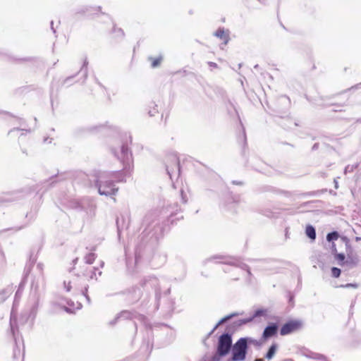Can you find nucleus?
Masks as SVG:
<instances>
[{
  "mask_svg": "<svg viewBox=\"0 0 361 361\" xmlns=\"http://www.w3.org/2000/svg\"><path fill=\"white\" fill-rule=\"evenodd\" d=\"M276 345L275 344L271 345L265 356L267 359L271 360L274 357L276 351Z\"/></svg>",
  "mask_w": 361,
  "mask_h": 361,
  "instance_id": "10",
  "label": "nucleus"
},
{
  "mask_svg": "<svg viewBox=\"0 0 361 361\" xmlns=\"http://www.w3.org/2000/svg\"><path fill=\"white\" fill-rule=\"evenodd\" d=\"M361 240V238H360V237H356L355 238V240L356 241H358V240Z\"/></svg>",
  "mask_w": 361,
  "mask_h": 361,
  "instance_id": "18",
  "label": "nucleus"
},
{
  "mask_svg": "<svg viewBox=\"0 0 361 361\" xmlns=\"http://www.w3.org/2000/svg\"><path fill=\"white\" fill-rule=\"evenodd\" d=\"M232 347L231 336L228 334H224L219 336L216 353L211 358L210 361H220L221 358L226 355Z\"/></svg>",
  "mask_w": 361,
  "mask_h": 361,
  "instance_id": "1",
  "label": "nucleus"
},
{
  "mask_svg": "<svg viewBox=\"0 0 361 361\" xmlns=\"http://www.w3.org/2000/svg\"><path fill=\"white\" fill-rule=\"evenodd\" d=\"M99 192L100 195H114L118 189L114 187L111 182H105L99 186Z\"/></svg>",
  "mask_w": 361,
  "mask_h": 361,
  "instance_id": "4",
  "label": "nucleus"
},
{
  "mask_svg": "<svg viewBox=\"0 0 361 361\" xmlns=\"http://www.w3.org/2000/svg\"><path fill=\"white\" fill-rule=\"evenodd\" d=\"M277 329L278 328L276 324L268 326L267 327L265 328L263 332V337L266 339L271 336H274V335H276Z\"/></svg>",
  "mask_w": 361,
  "mask_h": 361,
  "instance_id": "6",
  "label": "nucleus"
},
{
  "mask_svg": "<svg viewBox=\"0 0 361 361\" xmlns=\"http://www.w3.org/2000/svg\"><path fill=\"white\" fill-rule=\"evenodd\" d=\"M149 60L151 61L152 68H157L161 65L163 61V57L161 56H159L156 58L150 57Z\"/></svg>",
  "mask_w": 361,
  "mask_h": 361,
  "instance_id": "8",
  "label": "nucleus"
},
{
  "mask_svg": "<svg viewBox=\"0 0 361 361\" xmlns=\"http://www.w3.org/2000/svg\"><path fill=\"white\" fill-rule=\"evenodd\" d=\"M341 274V271L340 269L337 267L331 268V275L334 278H338Z\"/></svg>",
  "mask_w": 361,
  "mask_h": 361,
  "instance_id": "15",
  "label": "nucleus"
},
{
  "mask_svg": "<svg viewBox=\"0 0 361 361\" xmlns=\"http://www.w3.org/2000/svg\"><path fill=\"white\" fill-rule=\"evenodd\" d=\"M339 238V235L336 231L331 232L328 233L326 235V239L328 241L336 240Z\"/></svg>",
  "mask_w": 361,
  "mask_h": 361,
  "instance_id": "13",
  "label": "nucleus"
},
{
  "mask_svg": "<svg viewBox=\"0 0 361 361\" xmlns=\"http://www.w3.org/2000/svg\"><path fill=\"white\" fill-rule=\"evenodd\" d=\"M113 37L114 38H119L123 37L124 36V32L122 30V29L116 27V26L114 27L113 29Z\"/></svg>",
  "mask_w": 361,
  "mask_h": 361,
  "instance_id": "11",
  "label": "nucleus"
},
{
  "mask_svg": "<svg viewBox=\"0 0 361 361\" xmlns=\"http://www.w3.org/2000/svg\"><path fill=\"white\" fill-rule=\"evenodd\" d=\"M357 263V259L355 257H351L349 254H348V259L345 260V264L353 267L356 265Z\"/></svg>",
  "mask_w": 361,
  "mask_h": 361,
  "instance_id": "12",
  "label": "nucleus"
},
{
  "mask_svg": "<svg viewBox=\"0 0 361 361\" xmlns=\"http://www.w3.org/2000/svg\"><path fill=\"white\" fill-rule=\"evenodd\" d=\"M122 153L127 161L131 159L132 155L128 152V148L126 146H123L121 148Z\"/></svg>",
  "mask_w": 361,
  "mask_h": 361,
  "instance_id": "14",
  "label": "nucleus"
},
{
  "mask_svg": "<svg viewBox=\"0 0 361 361\" xmlns=\"http://www.w3.org/2000/svg\"><path fill=\"white\" fill-rule=\"evenodd\" d=\"M340 287L357 288L358 287V285L356 283H346L345 285H341Z\"/></svg>",
  "mask_w": 361,
  "mask_h": 361,
  "instance_id": "16",
  "label": "nucleus"
},
{
  "mask_svg": "<svg viewBox=\"0 0 361 361\" xmlns=\"http://www.w3.org/2000/svg\"><path fill=\"white\" fill-rule=\"evenodd\" d=\"M334 258L338 262V264L340 266L345 265V256L343 253H336L334 255Z\"/></svg>",
  "mask_w": 361,
  "mask_h": 361,
  "instance_id": "9",
  "label": "nucleus"
},
{
  "mask_svg": "<svg viewBox=\"0 0 361 361\" xmlns=\"http://www.w3.org/2000/svg\"><path fill=\"white\" fill-rule=\"evenodd\" d=\"M208 65L210 67L214 68H218V65L216 63H214V62H209Z\"/></svg>",
  "mask_w": 361,
  "mask_h": 361,
  "instance_id": "17",
  "label": "nucleus"
},
{
  "mask_svg": "<svg viewBox=\"0 0 361 361\" xmlns=\"http://www.w3.org/2000/svg\"><path fill=\"white\" fill-rule=\"evenodd\" d=\"M305 233L311 240H315L316 232H315L314 228L312 226L308 225L306 226Z\"/></svg>",
  "mask_w": 361,
  "mask_h": 361,
  "instance_id": "7",
  "label": "nucleus"
},
{
  "mask_svg": "<svg viewBox=\"0 0 361 361\" xmlns=\"http://www.w3.org/2000/svg\"><path fill=\"white\" fill-rule=\"evenodd\" d=\"M214 35L219 38L225 45L228 44L230 39L228 30L224 28H219Z\"/></svg>",
  "mask_w": 361,
  "mask_h": 361,
  "instance_id": "5",
  "label": "nucleus"
},
{
  "mask_svg": "<svg viewBox=\"0 0 361 361\" xmlns=\"http://www.w3.org/2000/svg\"><path fill=\"white\" fill-rule=\"evenodd\" d=\"M302 327V323L301 321L290 320L282 326L280 330V334L281 336H286L299 331Z\"/></svg>",
  "mask_w": 361,
  "mask_h": 361,
  "instance_id": "3",
  "label": "nucleus"
},
{
  "mask_svg": "<svg viewBox=\"0 0 361 361\" xmlns=\"http://www.w3.org/2000/svg\"><path fill=\"white\" fill-rule=\"evenodd\" d=\"M255 361H264L262 359L258 358L255 359Z\"/></svg>",
  "mask_w": 361,
  "mask_h": 361,
  "instance_id": "19",
  "label": "nucleus"
},
{
  "mask_svg": "<svg viewBox=\"0 0 361 361\" xmlns=\"http://www.w3.org/2000/svg\"><path fill=\"white\" fill-rule=\"evenodd\" d=\"M247 338H241L232 346L233 361H243L247 355Z\"/></svg>",
  "mask_w": 361,
  "mask_h": 361,
  "instance_id": "2",
  "label": "nucleus"
}]
</instances>
